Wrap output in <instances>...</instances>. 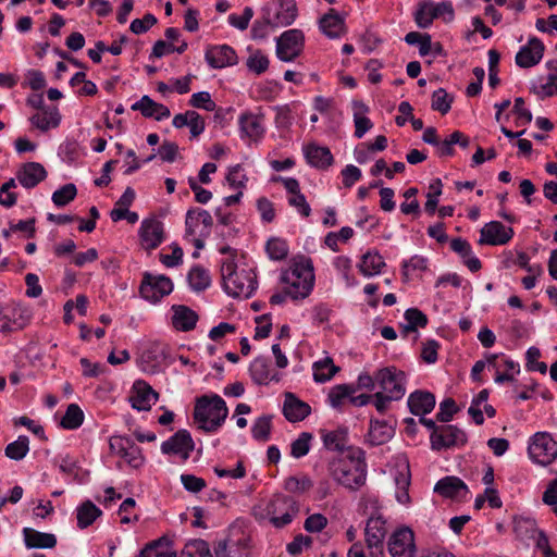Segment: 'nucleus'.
<instances>
[{"instance_id":"49530a36","label":"nucleus","mask_w":557,"mask_h":557,"mask_svg":"<svg viewBox=\"0 0 557 557\" xmlns=\"http://www.w3.org/2000/svg\"><path fill=\"white\" fill-rule=\"evenodd\" d=\"M84 421V412L76 404L67 406L65 414L61 420V425L67 430H75L82 425Z\"/></svg>"},{"instance_id":"338daca9","label":"nucleus","mask_w":557,"mask_h":557,"mask_svg":"<svg viewBox=\"0 0 557 557\" xmlns=\"http://www.w3.org/2000/svg\"><path fill=\"white\" fill-rule=\"evenodd\" d=\"M253 16V10L250 7H246L243 11L242 15L231 14L228 16V22L232 26L238 28L239 30H245L248 28L249 22Z\"/></svg>"},{"instance_id":"aec40b11","label":"nucleus","mask_w":557,"mask_h":557,"mask_svg":"<svg viewBox=\"0 0 557 557\" xmlns=\"http://www.w3.org/2000/svg\"><path fill=\"white\" fill-rule=\"evenodd\" d=\"M249 372L252 381L258 385H268L271 381H280L278 373L272 371L270 361L264 357L255 358L250 363Z\"/></svg>"},{"instance_id":"79ce46f5","label":"nucleus","mask_w":557,"mask_h":557,"mask_svg":"<svg viewBox=\"0 0 557 557\" xmlns=\"http://www.w3.org/2000/svg\"><path fill=\"white\" fill-rule=\"evenodd\" d=\"M323 444L327 449L331 450H344L347 443V431L345 429H338L322 434Z\"/></svg>"},{"instance_id":"6e6d98bb","label":"nucleus","mask_w":557,"mask_h":557,"mask_svg":"<svg viewBox=\"0 0 557 557\" xmlns=\"http://www.w3.org/2000/svg\"><path fill=\"white\" fill-rule=\"evenodd\" d=\"M311 433L302 432L290 445V455L294 458H301L310 450Z\"/></svg>"},{"instance_id":"774afa93","label":"nucleus","mask_w":557,"mask_h":557,"mask_svg":"<svg viewBox=\"0 0 557 557\" xmlns=\"http://www.w3.org/2000/svg\"><path fill=\"white\" fill-rule=\"evenodd\" d=\"M157 23V18L153 14L147 13L143 18H135L131 23V30L134 34L146 33L150 27Z\"/></svg>"},{"instance_id":"8fccbe9b","label":"nucleus","mask_w":557,"mask_h":557,"mask_svg":"<svg viewBox=\"0 0 557 557\" xmlns=\"http://www.w3.org/2000/svg\"><path fill=\"white\" fill-rule=\"evenodd\" d=\"M357 392L356 386L350 384H339L331 388L329 393V400L332 407L337 408L342 405L343 399L351 396Z\"/></svg>"},{"instance_id":"0e129e2a","label":"nucleus","mask_w":557,"mask_h":557,"mask_svg":"<svg viewBox=\"0 0 557 557\" xmlns=\"http://www.w3.org/2000/svg\"><path fill=\"white\" fill-rule=\"evenodd\" d=\"M541 356V351L536 347H530L527 351V367L531 371H539L542 374H545L547 371V366L545 362H540L539 358Z\"/></svg>"},{"instance_id":"cd10ccee","label":"nucleus","mask_w":557,"mask_h":557,"mask_svg":"<svg viewBox=\"0 0 557 557\" xmlns=\"http://www.w3.org/2000/svg\"><path fill=\"white\" fill-rule=\"evenodd\" d=\"M305 157L310 165L321 170L330 168L334 161L333 154L327 147L318 146L315 144L306 146Z\"/></svg>"},{"instance_id":"13d9d810","label":"nucleus","mask_w":557,"mask_h":557,"mask_svg":"<svg viewBox=\"0 0 557 557\" xmlns=\"http://www.w3.org/2000/svg\"><path fill=\"white\" fill-rule=\"evenodd\" d=\"M459 410L456 401L453 398H446L440 404V411L436 414V419L440 422H449L454 414Z\"/></svg>"},{"instance_id":"393cba45","label":"nucleus","mask_w":557,"mask_h":557,"mask_svg":"<svg viewBox=\"0 0 557 557\" xmlns=\"http://www.w3.org/2000/svg\"><path fill=\"white\" fill-rule=\"evenodd\" d=\"M364 535L369 549L383 547L386 535L385 521L381 517H371L367 522Z\"/></svg>"},{"instance_id":"6ab92c4d","label":"nucleus","mask_w":557,"mask_h":557,"mask_svg":"<svg viewBox=\"0 0 557 557\" xmlns=\"http://www.w3.org/2000/svg\"><path fill=\"white\" fill-rule=\"evenodd\" d=\"M543 53V42L539 38L533 37L529 40L527 46L522 47L518 51L516 55V63L518 66L524 69L534 66L541 61Z\"/></svg>"},{"instance_id":"4468645a","label":"nucleus","mask_w":557,"mask_h":557,"mask_svg":"<svg viewBox=\"0 0 557 557\" xmlns=\"http://www.w3.org/2000/svg\"><path fill=\"white\" fill-rule=\"evenodd\" d=\"M480 245L500 246L507 244L513 236V230L498 221L486 223L480 231Z\"/></svg>"},{"instance_id":"7c9ffc66","label":"nucleus","mask_w":557,"mask_h":557,"mask_svg":"<svg viewBox=\"0 0 557 557\" xmlns=\"http://www.w3.org/2000/svg\"><path fill=\"white\" fill-rule=\"evenodd\" d=\"M239 126L243 136L251 140H259L264 133L262 116L253 113H244L239 116Z\"/></svg>"},{"instance_id":"c85d7f7f","label":"nucleus","mask_w":557,"mask_h":557,"mask_svg":"<svg viewBox=\"0 0 557 557\" xmlns=\"http://www.w3.org/2000/svg\"><path fill=\"white\" fill-rule=\"evenodd\" d=\"M24 542L27 548H54L57 537L52 533L37 531L33 528L23 529Z\"/></svg>"},{"instance_id":"c9c22d12","label":"nucleus","mask_w":557,"mask_h":557,"mask_svg":"<svg viewBox=\"0 0 557 557\" xmlns=\"http://www.w3.org/2000/svg\"><path fill=\"white\" fill-rule=\"evenodd\" d=\"M394 435V429L385 421L371 420L368 440L371 445H382L391 440Z\"/></svg>"},{"instance_id":"f03ea898","label":"nucleus","mask_w":557,"mask_h":557,"mask_svg":"<svg viewBox=\"0 0 557 557\" xmlns=\"http://www.w3.org/2000/svg\"><path fill=\"white\" fill-rule=\"evenodd\" d=\"M222 284L225 293L232 297L248 298L257 288V275L251 269H237L234 255L221 264Z\"/></svg>"},{"instance_id":"6e6552de","label":"nucleus","mask_w":557,"mask_h":557,"mask_svg":"<svg viewBox=\"0 0 557 557\" xmlns=\"http://www.w3.org/2000/svg\"><path fill=\"white\" fill-rule=\"evenodd\" d=\"M467 441L466 432L453 424L440 425V430L430 435L431 448L433 450L461 447L466 445Z\"/></svg>"},{"instance_id":"72a5a7b5","label":"nucleus","mask_w":557,"mask_h":557,"mask_svg":"<svg viewBox=\"0 0 557 557\" xmlns=\"http://www.w3.org/2000/svg\"><path fill=\"white\" fill-rule=\"evenodd\" d=\"M139 557H176V552L171 541L162 536L147 544L140 552Z\"/></svg>"},{"instance_id":"f8f14e48","label":"nucleus","mask_w":557,"mask_h":557,"mask_svg":"<svg viewBox=\"0 0 557 557\" xmlns=\"http://www.w3.org/2000/svg\"><path fill=\"white\" fill-rule=\"evenodd\" d=\"M139 242L143 249L150 252L158 248L165 238L163 223L157 218L143 220L138 231Z\"/></svg>"},{"instance_id":"2eb2a0df","label":"nucleus","mask_w":557,"mask_h":557,"mask_svg":"<svg viewBox=\"0 0 557 557\" xmlns=\"http://www.w3.org/2000/svg\"><path fill=\"white\" fill-rule=\"evenodd\" d=\"M195 444L190 433L187 430H180L161 445L163 454L180 455L187 459L194 450Z\"/></svg>"},{"instance_id":"1a4fd4ad","label":"nucleus","mask_w":557,"mask_h":557,"mask_svg":"<svg viewBox=\"0 0 557 557\" xmlns=\"http://www.w3.org/2000/svg\"><path fill=\"white\" fill-rule=\"evenodd\" d=\"M110 450L112 454L122 458L132 468H139L144 463V456L141 449L129 437L114 435L109 441Z\"/></svg>"},{"instance_id":"864d4df0","label":"nucleus","mask_w":557,"mask_h":557,"mask_svg":"<svg viewBox=\"0 0 557 557\" xmlns=\"http://www.w3.org/2000/svg\"><path fill=\"white\" fill-rule=\"evenodd\" d=\"M453 97L445 89L438 88L432 95V109L446 114L451 108Z\"/></svg>"},{"instance_id":"ea45409f","label":"nucleus","mask_w":557,"mask_h":557,"mask_svg":"<svg viewBox=\"0 0 557 557\" xmlns=\"http://www.w3.org/2000/svg\"><path fill=\"white\" fill-rule=\"evenodd\" d=\"M385 267V262L377 252H367L363 255L362 260L359 264V270L364 276H373L379 274L382 268Z\"/></svg>"},{"instance_id":"c756f323","label":"nucleus","mask_w":557,"mask_h":557,"mask_svg":"<svg viewBox=\"0 0 557 557\" xmlns=\"http://www.w3.org/2000/svg\"><path fill=\"white\" fill-rule=\"evenodd\" d=\"M29 121L39 131L48 132L50 128H55L59 126L61 122V115L57 107L50 106L32 115Z\"/></svg>"},{"instance_id":"052dcab7","label":"nucleus","mask_w":557,"mask_h":557,"mask_svg":"<svg viewBox=\"0 0 557 557\" xmlns=\"http://www.w3.org/2000/svg\"><path fill=\"white\" fill-rule=\"evenodd\" d=\"M189 103L194 108L203 109L207 111H213L215 109V102L211 99V96L207 91L196 92L191 96Z\"/></svg>"},{"instance_id":"412c9836","label":"nucleus","mask_w":557,"mask_h":557,"mask_svg":"<svg viewBox=\"0 0 557 557\" xmlns=\"http://www.w3.org/2000/svg\"><path fill=\"white\" fill-rule=\"evenodd\" d=\"M46 176L47 171L44 165L38 162L25 163L16 174L20 184L25 188L37 186Z\"/></svg>"},{"instance_id":"37998d69","label":"nucleus","mask_w":557,"mask_h":557,"mask_svg":"<svg viewBox=\"0 0 557 557\" xmlns=\"http://www.w3.org/2000/svg\"><path fill=\"white\" fill-rule=\"evenodd\" d=\"M395 483L398 492L396 494L397 500L400 504H408L410 500L408 488L410 485V470L409 466H405L401 471H398L395 475Z\"/></svg>"},{"instance_id":"f257e3e1","label":"nucleus","mask_w":557,"mask_h":557,"mask_svg":"<svg viewBox=\"0 0 557 557\" xmlns=\"http://www.w3.org/2000/svg\"><path fill=\"white\" fill-rule=\"evenodd\" d=\"M331 476L341 485L357 491L366 484L367 463L364 451L349 448L347 455L333 459L329 465Z\"/></svg>"},{"instance_id":"2f4dec72","label":"nucleus","mask_w":557,"mask_h":557,"mask_svg":"<svg viewBox=\"0 0 557 557\" xmlns=\"http://www.w3.org/2000/svg\"><path fill=\"white\" fill-rule=\"evenodd\" d=\"M276 507H285L284 512L282 515H276L271 517V522L276 528H283L286 524L290 523L294 517L298 513L297 503L287 496H277L276 497Z\"/></svg>"},{"instance_id":"603ef678","label":"nucleus","mask_w":557,"mask_h":557,"mask_svg":"<svg viewBox=\"0 0 557 557\" xmlns=\"http://www.w3.org/2000/svg\"><path fill=\"white\" fill-rule=\"evenodd\" d=\"M77 195L76 186L72 183L65 184L52 194V201L58 207L70 203Z\"/></svg>"},{"instance_id":"e433bc0d","label":"nucleus","mask_w":557,"mask_h":557,"mask_svg":"<svg viewBox=\"0 0 557 557\" xmlns=\"http://www.w3.org/2000/svg\"><path fill=\"white\" fill-rule=\"evenodd\" d=\"M101 515L102 511L100 508H98L92 502L86 500L76 509L77 527L79 529H86Z\"/></svg>"},{"instance_id":"0eeeda50","label":"nucleus","mask_w":557,"mask_h":557,"mask_svg":"<svg viewBox=\"0 0 557 557\" xmlns=\"http://www.w3.org/2000/svg\"><path fill=\"white\" fill-rule=\"evenodd\" d=\"M172 290L173 283L168 276L152 275L148 272L144 273V277L139 286V294L144 299L156 304L164 296L171 294Z\"/></svg>"},{"instance_id":"ddd939ff","label":"nucleus","mask_w":557,"mask_h":557,"mask_svg":"<svg viewBox=\"0 0 557 557\" xmlns=\"http://www.w3.org/2000/svg\"><path fill=\"white\" fill-rule=\"evenodd\" d=\"M392 557H413L416 552L413 532L409 528L395 531L388 542Z\"/></svg>"},{"instance_id":"58836bf2","label":"nucleus","mask_w":557,"mask_h":557,"mask_svg":"<svg viewBox=\"0 0 557 557\" xmlns=\"http://www.w3.org/2000/svg\"><path fill=\"white\" fill-rule=\"evenodd\" d=\"M352 107L355 110V136L357 138H361L373 126L370 119L363 115L366 112H368L369 108L362 101H354Z\"/></svg>"},{"instance_id":"dca6fc26","label":"nucleus","mask_w":557,"mask_h":557,"mask_svg":"<svg viewBox=\"0 0 557 557\" xmlns=\"http://www.w3.org/2000/svg\"><path fill=\"white\" fill-rule=\"evenodd\" d=\"M205 58L212 69H223L237 64V54L235 50L227 45L208 48Z\"/></svg>"},{"instance_id":"a878e982","label":"nucleus","mask_w":557,"mask_h":557,"mask_svg":"<svg viewBox=\"0 0 557 557\" xmlns=\"http://www.w3.org/2000/svg\"><path fill=\"white\" fill-rule=\"evenodd\" d=\"M131 108L134 111H140L145 117H153L157 121L166 119L171 114L166 106L153 101L149 96H143Z\"/></svg>"},{"instance_id":"4d7b16f0","label":"nucleus","mask_w":557,"mask_h":557,"mask_svg":"<svg viewBox=\"0 0 557 557\" xmlns=\"http://www.w3.org/2000/svg\"><path fill=\"white\" fill-rule=\"evenodd\" d=\"M268 66L269 59L260 50L253 51L247 59V67L256 74L265 72Z\"/></svg>"},{"instance_id":"bb28decb","label":"nucleus","mask_w":557,"mask_h":557,"mask_svg":"<svg viewBox=\"0 0 557 557\" xmlns=\"http://www.w3.org/2000/svg\"><path fill=\"white\" fill-rule=\"evenodd\" d=\"M321 32L329 38H338L345 33V20L336 10L330 9L319 21Z\"/></svg>"},{"instance_id":"e2e57ef3","label":"nucleus","mask_w":557,"mask_h":557,"mask_svg":"<svg viewBox=\"0 0 557 557\" xmlns=\"http://www.w3.org/2000/svg\"><path fill=\"white\" fill-rule=\"evenodd\" d=\"M16 308L0 306V332L7 333L13 331L16 325L14 318Z\"/></svg>"},{"instance_id":"de8ad7c7","label":"nucleus","mask_w":557,"mask_h":557,"mask_svg":"<svg viewBox=\"0 0 557 557\" xmlns=\"http://www.w3.org/2000/svg\"><path fill=\"white\" fill-rule=\"evenodd\" d=\"M181 557H213L209 544L200 539L188 542L182 550Z\"/></svg>"},{"instance_id":"5701e85b","label":"nucleus","mask_w":557,"mask_h":557,"mask_svg":"<svg viewBox=\"0 0 557 557\" xmlns=\"http://www.w3.org/2000/svg\"><path fill=\"white\" fill-rule=\"evenodd\" d=\"M310 406L297 398L292 393H286L283 405V413L290 422L302 421L310 414Z\"/></svg>"},{"instance_id":"39448f33","label":"nucleus","mask_w":557,"mask_h":557,"mask_svg":"<svg viewBox=\"0 0 557 557\" xmlns=\"http://www.w3.org/2000/svg\"><path fill=\"white\" fill-rule=\"evenodd\" d=\"M528 450L534 462L548 466L557 458V442L549 433L537 432L531 437Z\"/></svg>"},{"instance_id":"a19ab883","label":"nucleus","mask_w":557,"mask_h":557,"mask_svg":"<svg viewBox=\"0 0 557 557\" xmlns=\"http://www.w3.org/2000/svg\"><path fill=\"white\" fill-rule=\"evenodd\" d=\"M547 66L552 72L548 74L546 83L534 87L535 94L541 98L557 95V66L554 62H548Z\"/></svg>"},{"instance_id":"4be33fe9","label":"nucleus","mask_w":557,"mask_h":557,"mask_svg":"<svg viewBox=\"0 0 557 557\" xmlns=\"http://www.w3.org/2000/svg\"><path fill=\"white\" fill-rule=\"evenodd\" d=\"M435 396L426 391H414L408 397V407L414 416H425L435 407Z\"/></svg>"},{"instance_id":"69168bd1","label":"nucleus","mask_w":557,"mask_h":557,"mask_svg":"<svg viewBox=\"0 0 557 557\" xmlns=\"http://www.w3.org/2000/svg\"><path fill=\"white\" fill-rule=\"evenodd\" d=\"M312 486L310 479L304 476L298 479L296 476H289L284 482V487L286 491L292 493H302L309 490Z\"/></svg>"},{"instance_id":"9b49d317","label":"nucleus","mask_w":557,"mask_h":557,"mask_svg":"<svg viewBox=\"0 0 557 557\" xmlns=\"http://www.w3.org/2000/svg\"><path fill=\"white\" fill-rule=\"evenodd\" d=\"M305 36L300 29L294 28L284 32L276 44L277 58L284 62L295 60L302 51Z\"/></svg>"},{"instance_id":"09e8293b","label":"nucleus","mask_w":557,"mask_h":557,"mask_svg":"<svg viewBox=\"0 0 557 557\" xmlns=\"http://www.w3.org/2000/svg\"><path fill=\"white\" fill-rule=\"evenodd\" d=\"M29 450V441L27 436H18V438L10 443L5 447V456L13 460L23 459Z\"/></svg>"},{"instance_id":"c03bdc74","label":"nucleus","mask_w":557,"mask_h":557,"mask_svg":"<svg viewBox=\"0 0 557 557\" xmlns=\"http://www.w3.org/2000/svg\"><path fill=\"white\" fill-rule=\"evenodd\" d=\"M188 282L194 290L201 292L209 287L211 278L206 269L196 265L188 273Z\"/></svg>"},{"instance_id":"7ed1b4c3","label":"nucleus","mask_w":557,"mask_h":557,"mask_svg":"<svg viewBox=\"0 0 557 557\" xmlns=\"http://www.w3.org/2000/svg\"><path fill=\"white\" fill-rule=\"evenodd\" d=\"M282 282L286 285V294L294 299L309 296L314 284L313 265L309 258L295 259L290 268L283 272Z\"/></svg>"},{"instance_id":"3c124183","label":"nucleus","mask_w":557,"mask_h":557,"mask_svg":"<svg viewBox=\"0 0 557 557\" xmlns=\"http://www.w3.org/2000/svg\"><path fill=\"white\" fill-rule=\"evenodd\" d=\"M265 248L270 259L272 260H283L288 255L287 243L281 238H270Z\"/></svg>"},{"instance_id":"680f3d73","label":"nucleus","mask_w":557,"mask_h":557,"mask_svg":"<svg viewBox=\"0 0 557 557\" xmlns=\"http://www.w3.org/2000/svg\"><path fill=\"white\" fill-rule=\"evenodd\" d=\"M16 186L14 178L5 182L0 188V205L11 208L16 202V194L11 191Z\"/></svg>"},{"instance_id":"9d476101","label":"nucleus","mask_w":557,"mask_h":557,"mask_svg":"<svg viewBox=\"0 0 557 557\" xmlns=\"http://www.w3.org/2000/svg\"><path fill=\"white\" fill-rule=\"evenodd\" d=\"M448 15L449 20L454 17V9L450 1L434 3L430 0H423L414 13V21L420 28H428L435 18Z\"/></svg>"},{"instance_id":"f704fd0d","label":"nucleus","mask_w":557,"mask_h":557,"mask_svg":"<svg viewBox=\"0 0 557 557\" xmlns=\"http://www.w3.org/2000/svg\"><path fill=\"white\" fill-rule=\"evenodd\" d=\"M298 15L295 0H280L278 9L272 18L273 26H289Z\"/></svg>"},{"instance_id":"b1692460","label":"nucleus","mask_w":557,"mask_h":557,"mask_svg":"<svg viewBox=\"0 0 557 557\" xmlns=\"http://www.w3.org/2000/svg\"><path fill=\"white\" fill-rule=\"evenodd\" d=\"M172 325L181 332H189L195 329L198 321V314L189 307L175 305L172 307Z\"/></svg>"},{"instance_id":"bf43d9fd","label":"nucleus","mask_w":557,"mask_h":557,"mask_svg":"<svg viewBox=\"0 0 557 557\" xmlns=\"http://www.w3.org/2000/svg\"><path fill=\"white\" fill-rule=\"evenodd\" d=\"M242 171L243 168L240 164H236L230 168L226 175V181L232 188L242 189L246 186L248 178L245 174L242 173Z\"/></svg>"},{"instance_id":"423d86ee","label":"nucleus","mask_w":557,"mask_h":557,"mask_svg":"<svg viewBox=\"0 0 557 557\" xmlns=\"http://www.w3.org/2000/svg\"><path fill=\"white\" fill-rule=\"evenodd\" d=\"M375 380L383 394L389 395V398L401 399L406 393V374L395 367L380 369L375 373Z\"/></svg>"},{"instance_id":"5fc2aeb1","label":"nucleus","mask_w":557,"mask_h":557,"mask_svg":"<svg viewBox=\"0 0 557 557\" xmlns=\"http://www.w3.org/2000/svg\"><path fill=\"white\" fill-rule=\"evenodd\" d=\"M271 432V417L262 416L259 417L252 428L251 433L255 440L257 441H268Z\"/></svg>"},{"instance_id":"4c0bfd02","label":"nucleus","mask_w":557,"mask_h":557,"mask_svg":"<svg viewBox=\"0 0 557 557\" xmlns=\"http://www.w3.org/2000/svg\"><path fill=\"white\" fill-rule=\"evenodd\" d=\"M339 370V367L334 364L333 359L326 356L313 363V379L318 383H324L330 381Z\"/></svg>"},{"instance_id":"a211bd4d","label":"nucleus","mask_w":557,"mask_h":557,"mask_svg":"<svg viewBox=\"0 0 557 557\" xmlns=\"http://www.w3.org/2000/svg\"><path fill=\"white\" fill-rule=\"evenodd\" d=\"M158 393L145 381H136L133 385V395L129 397L132 407L137 410H149L157 401Z\"/></svg>"},{"instance_id":"20e7f679","label":"nucleus","mask_w":557,"mask_h":557,"mask_svg":"<svg viewBox=\"0 0 557 557\" xmlns=\"http://www.w3.org/2000/svg\"><path fill=\"white\" fill-rule=\"evenodd\" d=\"M228 409L219 395L201 396L194 409V420L198 428L207 433L215 432L227 418Z\"/></svg>"},{"instance_id":"f3484780","label":"nucleus","mask_w":557,"mask_h":557,"mask_svg":"<svg viewBox=\"0 0 557 557\" xmlns=\"http://www.w3.org/2000/svg\"><path fill=\"white\" fill-rule=\"evenodd\" d=\"M434 492L445 498L461 500L469 493L467 484L458 476H445L434 487Z\"/></svg>"},{"instance_id":"a18cd8bd","label":"nucleus","mask_w":557,"mask_h":557,"mask_svg":"<svg viewBox=\"0 0 557 557\" xmlns=\"http://www.w3.org/2000/svg\"><path fill=\"white\" fill-rule=\"evenodd\" d=\"M196 222H201L206 227H211L213 220L211 214L206 210H188L186 214V233L194 235Z\"/></svg>"},{"instance_id":"473e14b6","label":"nucleus","mask_w":557,"mask_h":557,"mask_svg":"<svg viewBox=\"0 0 557 557\" xmlns=\"http://www.w3.org/2000/svg\"><path fill=\"white\" fill-rule=\"evenodd\" d=\"M249 548L246 540H225L215 547L216 557H249Z\"/></svg>"}]
</instances>
